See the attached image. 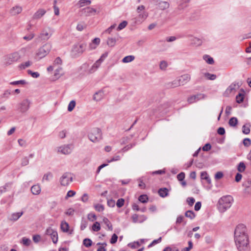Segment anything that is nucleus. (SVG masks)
Returning <instances> with one entry per match:
<instances>
[{
    "label": "nucleus",
    "instance_id": "obj_1",
    "mask_svg": "<svg viewBox=\"0 0 251 251\" xmlns=\"http://www.w3.org/2000/svg\"><path fill=\"white\" fill-rule=\"evenodd\" d=\"M234 241L239 247H247L249 244L246 227L242 224L237 225L234 230Z\"/></svg>",
    "mask_w": 251,
    "mask_h": 251
},
{
    "label": "nucleus",
    "instance_id": "obj_2",
    "mask_svg": "<svg viewBox=\"0 0 251 251\" xmlns=\"http://www.w3.org/2000/svg\"><path fill=\"white\" fill-rule=\"evenodd\" d=\"M233 202V198L230 195L221 197L218 201V209L221 213H224L229 208Z\"/></svg>",
    "mask_w": 251,
    "mask_h": 251
},
{
    "label": "nucleus",
    "instance_id": "obj_3",
    "mask_svg": "<svg viewBox=\"0 0 251 251\" xmlns=\"http://www.w3.org/2000/svg\"><path fill=\"white\" fill-rule=\"evenodd\" d=\"M145 7L143 5H139L136 9L137 15L133 18L132 20L134 24L140 25L144 22L148 17V12L145 10Z\"/></svg>",
    "mask_w": 251,
    "mask_h": 251
},
{
    "label": "nucleus",
    "instance_id": "obj_4",
    "mask_svg": "<svg viewBox=\"0 0 251 251\" xmlns=\"http://www.w3.org/2000/svg\"><path fill=\"white\" fill-rule=\"evenodd\" d=\"M21 58L20 51H15L5 55L4 57L3 62L5 65H10L17 62Z\"/></svg>",
    "mask_w": 251,
    "mask_h": 251
},
{
    "label": "nucleus",
    "instance_id": "obj_5",
    "mask_svg": "<svg viewBox=\"0 0 251 251\" xmlns=\"http://www.w3.org/2000/svg\"><path fill=\"white\" fill-rule=\"evenodd\" d=\"M51 45L49 43H46L40 47L37 51L36 57L38 59H42L46 56L50 52L51 49Z\"/></svg>",
    "mask_w": 251,
    "mask_h": 251
},
{
    "label": "nucleus",
    "instance_id": "obj_6",
    "mask_svg": "<svg viewBox=\"0 0 251 251\" xmlns=\"http://www.w3.org/2000/svg\"><path fill=\"white\" fill-rule=\"evenodd\" d=\"M86 47L85 43H77L74 45L71 50L72 55L75 57L79 56L84 51Z\"/></svg>",
    "mask_w": 251,
    "mask_h": 251
},
{
    "label": "nucleus",
    "instance_id": "obj_7",
    "mask_svg": "<svg viewBox=\"0 0 251 251\" xmlns=\"http://www.w3.org/2000/svg\"><path fill=\"white\" fill-rule=\"evenodd\" d=\"M88 138L93 142H97L102 139L101 130L99 128L92 129L88 134Z\"/></svg>",
    "mask_w": 251,
    "mask_h": 251
},
{
    "label": "nucleus",
    "instance_id": "obj_8",
    "mask_svg": "<svg viewBox=\"0 0 251 251\" xmlns=\"http://www.w3.org/2000/svg\"><path fill=\"white\" fill-rule=\"evenodd\" d=\"M73 180V175L69 172L64 173L59 178V182L61 186H67L69 185Z\"/></svg>",
    "mask_w": 251,
    "mask_h": 251
},
{
    "label": "nucleus",
    "instance_id": "obj_9",
    "mask_svg": "<svg viewBox=\"0 0 251 251\" xmlns=\"http://www.w3.org/2000/svg\"><path fill=\"white\" fill-rule=\"evenodd\" d=\"M241 85V83L239 82H234L232 83L226 90L224 92L225 97H228L231 94L234 93L238 90Z\"/></svg>",
    "mask_w": 251,
    "mask_h": 251
},
{
    "label": "nucleus",
    "instance_id": "obj_10",
    "mask_svg": "<svg viewBox=\"0 0 251 251\" xmlns=\"http://www.w3.org/2000/svg\"><path fill=\"white\" fill-rule=\"evenodd\" d=\"M45 234L50 236L54 244L58 242V233L57 231L51 227H48L45 231Z\"/></svg>",
    "mask_w": 251,
    "mask_h": 251
},
{
    "label": "nucleus",
    "instance_id": "obj_11",
    "mask_svg": "<svg viewBox=\"0 0 251 251\" xmlns=\"http://www.w3.org/2000/svg\"><path fill=\"white\" fill-rule=\"evenodd\" d=\"M53 33L52 30L49 27L44 29L41 32L39 37L43 40L47 41L50 39Z\"/></svg>",
    "mask_w": 251,
    "mask_h": 251
},
{
    "label": "nucleus",
    "instance_id": "obj_12",
    "mask_svg": "<svg viewBox=\"0 0 251 251\" xmlns=\"http://www.w3.org/2000/svg\"><path fill=\"white\" fill-rule=\"evenodd\" d=\"M29 105L30 101L27 99L24 100L19 103L18 109L20 112L25 113L28 110Z\"/></svg>",
    "mask_w": 251,
    "mask_h": 251
},
{
    "label": "nucleus",
    "instance_id": "obj_13",
    "mask_svg": "<svg viewBox=\"0 0 251 251\" xmlns=\"http://www.w3.org/2000/svg\"><path fill=\"white\" fill-rule=\"evenodd\" d=\"M151 2L154 4L158 5L159 8L161 10L167 9L170 7V4L167 1H160L159 0H152Z\"/></svg>",
    "mask_w": 251,
    "mask_h": 251
},
{
    "label": "nucleus",
    "instance_id": "obj_14",
    "mask_svg": "<svg viewBox=\"0 0 251 251\" xmlns=\"http://www.w3.org/2000/svg\"><path fill=\"white\" fill-rule=\"evenodd\" d=\"M73 149L72 145H64L58 148V151L64 154H70Z\"/></svg>",
    "mask_w": 251,
    "mask_h": 251
},
{
    "label": "nucleus",
    "instance_id": "obj_15",
    "mask_svg": "<svg viewBox=\"0 0 251 251\" xmlns=\"http://www.w3.org/2000/svg\"><path fill=\"white\" fill-rule=\"evenodd\" d=\"M205 98V95L203 94H198L189 97L187 99V101L189 103H193L203 99Z\"/></svg>",
    "mask_w": 251,
    "mask_h": 251
},
{
    "label": "nucleus",
    "instance_id": "obj_16",
    "mask_svg": "<svg viewBox=\"0 0 251 251\" xmlns=\"http://www.w3.org/2000/svg\"><path fill=\"white\" fill-rule=\"evenodd\" d=\"M46 13V10L43 8L39 9L33 15L32 18L34 20L40 19Z\"/></svg>",
    "mask_w": 251,
    "mask_h": 251
},
{
    "label": "nucleus",
    "instance_id": "obj_17",
    "mask_svg": "<svg viewBox=\"0 0 251 251\" xmlns=\"http://www.w3.org/2000/svg\"><path fill=\"white\" fill-rule=\"evenodd\" d=\"M96 10L90 7H87L82 9V13L86 16H89L96 13Z\"/></svg>",
    "mask_w": 251,
    "mask_h": 251
},
{
    "label": "nucleus",
    "instance_id": "obj_18",
    "mask_svg": "<svg viewBox=\"0 0 251 251\" xmlns=\"http://www.w3.org/2000/svg\"><path fill=\"white\" fill-rule=\"evenodd\" d=\"M23 211L19 212L13 213L8 218V220L10 221H17L23 214Z\"/></svg>",
    "mask_w": 251,
    "mask_h": 251
},
{
    "label": "nucleus",
    "instance_id": "obj_19",
    "mask_svg": "<svg viewBox=\"0 0 251 251\" xmlns=\"http://www.w3.org/2000/svg\"><path fill=\"white\" fill-rule=\"evenodd\" d=\"M104 97V92L102 90L99 91L95 93L93 96V100L98 101L101 100Z\"/></svg>",
    "mask_w": 251,
    "mask_h": 251
},
{
    "label": "nucleus",
    "instance_id": "obj_20",
    "mask_svg": "<svg viewBox=\"0 0 251 251\" xmlns=\"http://www.w3.org/2000/svg\"><path fill=\"white\" fill-rule=\"evenodd\" d=\"M179 81L180 82V83L182 84V85H184L187 82L189 81V80L191 79L190 75L188 74H185L182 75H181L179 78Z\"/></svg>",
    "mask_w": 251,
    "mask_h": 251
},
{
    "label": "nucleus",
    "instance_id": "obj_21",
    "mask_svg": "<svg viewBox=\"0 0 251 251\" xmlns=\"http://www.w3.org/2000/svg\"><path fill=\"white\" fill-rule=\"evenodd\" d=\"M103 61V59L100 58L98 59L92 66L91 69L89 70V73H92L94 72L100 65Z\"/></svg>",
    "mask_w": 251,
    "mask_h": 251
},
{
    "label": "nucleus",
    "instance_id": "obj_22",
    "mask_svg": "<svg viewBox=\"0 0 251 251\" xmlns=\"http://www.w3.org/2000/svg\"><path fill=\"white\" fill-rule=\"evenodd\" d=\"M31 193L35 195H39L41 193V187L39 184L34 185L31 187Z\"/></svg>",
    "mask_w": 251,
    "mask_h": 251
},
{
    "label": "nucleus",
    "instance_id": "obj_23",
    "mask_svg": "<svg viewBox=\"0 0 251 251\" xmlns=\"http://www.w3.org/2000/svg\"><path fill=\"white\" fill-rule=\"evenodd\" d=\"M22 11V7L20 6H15L12 7L10 10V13L12 15H16L20 14Z\"/></svg>",
    "mask_w": 251,
    "mask_h": 251
},
{
    "label": "nucleus",
    "instance_id": "obj_24",
    "mask_svg": "<svg viewBox=\"0 0 251 251\" xmlns=\"http://www.w3.org/2000/svg\"><path fill=\"white\" fill-rule=\"evenodd\" d=\"M61 230L64 232H68L69 231V225L66 221H62L60 225Z\"/></svg>",
    "mask_w": 251,
    "mask_h": 251
},
{
    "label": "nucleus",
    "instance_id": "obj_25",
    "mask_svg": "<svg viewBox=\"0 0 251 251\" xmlns=\"http://www.w3.org/2000/svg\"><path fill=\"white\" fill-rule=\"evenodd\" d=\"M201 177L202 179H205L208 184L211 182V179L206 172H202L201 173Z\"/></svg>",
    "mask_w": 251,
    "mask_h": 251
},
{
    "label": "nucleus",
    "instance_id": "obj_26",
    "mask_svg": "<svg viewBox=\"0 0 251 251\" xmlns=\"http://www.w3.org/2000/svg\"><path fill=\"white\" fill-rule=\"evenodd\" d=\"M191 41H192V44H193L194 45L197 46L201 45V44L203 43L202 39L197 38V37H194L191 40Z\"/></svg>",
    "mask_w": 251,
    "mask_h": 251
},
{
    "label": "nucleus",
    "instance_id": "obj_27",
    "mask_svg": "<svg viewBox=\"0 0 251 251\" xmlns=\"http://www.w3.org/2000/svg\"><path fill=\"white\" fill-rule=\"evenodd\" d=\"M159 196L162 198L166 197L168 194V190L166 188H160L158 190Z\"/></svg>",
    "mask_w": 251,
    "mask_h": 251
},
{
    "label": "nucleus",
    "instance_id": "obj_28",
    "mask_svg": "<svg viewBox=\"0 0 251 251\" xmlns=\"http://www.w3.org/2000/svg\"><path fill=\"white\" fill-rule=\"evenodd\" d=\"M134 59L135 56L133 55L126 56L122 59V62L124 63H129L133 61Z\"/></svg>",
    "mask_w": 251,
    "mask_h": 251
},
{
    "label": "nucleus",
    "instance_id": "obj_29",
    "mask_svg": "<svg viewBox=\"0 0 251 251\" xmlns=\"http://www.w3.org/2000/svg\"><path fill=\"white\" fill-rule=\"evenodd\" d=\"M242 92L243 93H239L238 95L236 97V101L238 103H241L244 100V90L242 89Z\"/></svg>",
    "mask_w": 251,
    "mask_h": 251
},
{
    "label": "nucleus",
    "instance_id": "obj_30",
    "mask_svg": "<svg viewBox=\"0 0 251 251\" xmlns=\"http://www.w3.org/2000/svg\"><path fill=\"white\" fill-rule=\"evenodd\" d=\"M11 185V182H7L5 183L3 186L0 187V196L3 193L7 191V188L10 187Z\"/></svg>",
    "mask_w": 251,
    "mask_h": 251
},
{
    "label": "nucleus",
    "instance_id": "obj_31",
    "mask_svg": "<svg viewBox=\"0 0 251 251\" xmlns=\"http://www.w3.org/2000/svg\"><path fill=\"white\" fill-rule=\"evenodd\" d=\"M203 60L208 64H213L214 63V60L212 57L208 55H204L203 56Z\"/></svg>",
    "mask_w": 251,
    "mask_h": 251
},
{
    "label": "nucleus",
    "instance_id": "obj_32",
    "mask_svg": "<svg viewBox=\"0 0 251 251\" xmlns=\"http://www.w3.org/2000/svg\"><path fill=\"white\" fill-rule=\"evenodd\" d=\"M250 124L244 125L242 127V132L245 134H248L250 132Z\"/></svg>",
    "mask_w": 251,
    "mask_h": 251
},
{
    "label": "nucleus",
    "instance_id": "obj_33",
    "mask_svg": "<svg viewBox=\"0 0 251 251\" xmlns=\"http://www.w3.org/2000/svg\"><path fill=\"white\" fill-rule=\"evenodd\" d=\"M53 177V175L51 172H48L47 173L45 174L43 177L42 180H46L47 181H50L51 179H52Z\"/></svg>",
    "mask_w": 251,
    "mask_h": 251
},
{
    "label": "nucleus",
    "instance_id": "obj_34",
    "mask_svg": "<svg viewBox=\"0 0 251 251\" xmlns=\"http://www.w3.org/2000/svg\"><path fill=\"white\" fill-rule=\"evenodd\" d=\"M185 216L186 217L189 218L190 219L192 220V219H194V218L196 216V215H195V213L193 211H192V210H188V211L185 212Z\"/></svg>",
    "mask_w": 251,
    "mask_h": 251
},
{
    "label": "nucleus",
    "instance_id": "obj_35",
    "mask_svg": "<svg viewBox=\"0 0 251 251\" xmlns=\"http://www.w3.org/2000/svg\"><path fill=\"white\" fill-rule=\"evenodd\" d=\"M204 76L208 80H214L216 79L217 76L216 75L211 74L209 73H205L204 74Z\"/></svg>",
    "mask_w": 251,
    "mask_h": 251
},
{
    "label": "nucleus",
    "instance_id": "obj_36",
    "mask_svg": "<svg viewBox=\"0 0 251 251\" xmlns=\"http://www.w3.org/2000/svg\"><path fill=\"white\" fill-rule=\"evenodd\" d=\"M238 123V120L235 117L231 118L228 122V124L231 126H235Z\"/></svg>",
    "mask_w": 251,
    "mask_h": 251
},
{
    "label": "nucleus",
    "instance_id": "obj_37",
    "mask_svg": "<svg viewBox=\"0 0 251 251\" xmlns=\"http://www.w3.org/2000/svg\"><path fill=\"white\" fill-rule=\"evenodd\" d=\"M32 64V62L30 61H27L25 63L21 64L19 67L20 69H25L26 68L29 67Z\"/></svg>",
    "mask_w": 251,
    "mask_h": 251
},
{
    "label": "nucleus",
    "instance_id": "obj_38",
    "mask_svg": "<svg viewBox=\"0 0 251 251\" xmlns=\"http://www.w3.org/2000/svg\"><path fill=\"white\" fill-rule=\"evenodd\" d=\"M245 169L246 165L245 163L243 162H240L237 166L238 171L240 173H242L245 170Z\"/></svg>",
    "mask_w": 251,
    "mask_h": 251
},
{
    "label": "nucleus",
    "instance_id": "obj_39",
    "mask_svg": "<svg viewBox=\"0 0 251 251\" xmlns=\"http://www.w3.org/2000/svg\"><path fill=\"white\" fill-rule=\"evenodd\" d=\"M116 40L114 38H108L107 44L109 47H114L116 44Z\"/></svg>",
    "mask_w": 251,
    "mask_h": 251
},
{
    "label": "nucleus",
    "instance_id": "obj_40",
    "mask_svg": "<svg viewBox=\"0 0 251 251\" xmlns=\"http://www.w3.org/2000/svg\"><path fill=\"white\" fill-rule=\"evenodd\" d=\"M91 1L90 0H80L78 2L79 7H82L84 5H89L91 4Z\"/></svg>",
    "mask_w": 251,
    "mask_h": 251
},
{
    "label": "nucleus",
    "instance_id": "obj_41",
    "mask_svg": "<svg viewBox=\"0 0 251 251\" xmlns=\"http://www.w3.org/2000/svg\"><path fill=\"white\" fill-rule=\"evenodd\" d=\"M83 245L87 248H89L91 246L92 244V241L89 238H85L83 241Z\"/></svg>",
    "mask_w": 251,
    "mask_h": 251
},
{
    "label": "nucleus",
    "instance_id": "obj_42",
    "mask_svg": "<svg viewBox=\"0 0 251 251\" xmlns=\"http://www.w3.org/2000/svg\"><path fill=\"white\" fill-rule=\"evenodd\" d=\"M95 210L98 212H102L104 210V207L102 204H96L94 205Z\"/></svg>",
    "mask_w": 251,
    "mask_h": 251
},
{
    "label": "nucleus",
    "instance_id": "obj_43",
    "mask_svg": "<svg viewBox=\"0 0 251 251\" xmlns=\"http://www.w3.org/2000/svg\"><path fill=\"white\" fill-rule=\"evenodd\" d=\"M139 201L142 203H146L148 200V197L146 195H142L138 198Z\"/></svg>",
    "mask_w": 251,
    "mask_h": 251
},
{
    "label": "nucleus",
    "instance_id": "obj_44",
    "mask_svg": "<svg viewBox=\"0 0 251 251\" xmlns=\"http://www.w3.org/2000/svg\"><path fill=\"white\" fill-rule=\"evenodd\" d=\"M92 229L94 231H99L100 229V226L99 222H96L92 226Z\"/></svg>",
    "mask_w": 251,
    "mask_h": 251
},
{
    "label": "nucleus",
    "instance_id": "obj_45",
    "mask_svg": "<svg viewBox=\"0 0 251 251\" xmlns=\"http://www.w3.org/2000/svg\"><path fill=\"white\" fill-rule=\"evenodd\" d=\"M128 246L132 249H135L140 246V243L139 241L130 243L128 244Z\"/></svg>",
    "mask_w": 251,
    "mask_h": 251
},
{
    "label": "nucleus",
    "instance_id": "obj_46",
    "mask_svg": "<svg viewBox=\"0 0 251 251\" xmlns=\"http://www.w3.org/2000/svg\"><path fill=\"white\" fill-rule=\"evenodd\" d=\"M75 101L73 100L71 101L68 106V110L69 112L72 111L75 108Z\"/></svg>",
    "mask_w": 251,
    "mask_h": 251
},
{
    "label": "nucleus",
    "instance_id": "obj_47",
    "mask_svg": "<svg viewBox=\"0 0 251 251\" xmlns=\"http://www.w3.org/2000/svg\"><path fill=\"white\" fill-rule=\"evenodd\" d=\"M22 243L23 245L26 246H28L31 243V240L29 238L26 237H23L22 240Z\"/></svg>",
    "mask_w": 251,
    "mask_h": 251
},
{
    "label": "nucleus",
    "instance_id": "obj_48",
    "mask_svg": "<svg viewBox=\"0 0 251 251\" xmlns=\"http://www.w3.org/2000/svg\"><path fill=\"white\" fill-rule=\"evenodd\" d=\"M135 146V144H130L129 145H128L126 146H125L124 148H123L119 152H126Z\"/></svg>",
    "mask_w": 251,
    "mask_h": 251
},
{
    "label": "nucleus",
    "instance_id": "obj_49",
    "mask_svg": "<svg viewBox=\"0 0 251 251\" xmlns=\"http://www.w3.org/2000/svg\"><path fill=\"white\" fill-rule=\"evenodd\" d=\"M127 25V22L126 21H124L122 22L121 23H120L118 27H117V30H121L123 29H124L125 27H126V26Z\"/></svg>",
    "mask_w": 251,
    "mask_h": 251
},
{
    "label": "nucleus",
    "instance_id": "obj_50",
    "mask_svg": "<svg viewBox=\"0 0 251 251\" xmlns=\"http://www.w3.org/2000/svg\"><path fill=\"white\" fill-rule=\"evenodd\" d=\"M168 66V63L166 61H161L159 64V67L161 70H164Z\"/></svg>",
    "mask_w": 251,
    "mask_h": 251
},
{
    "label": "nucleus",
    "instance_id": "obj_51",
    "mask_svg": "<svg viewBox=\"0 0 251 251\" xmlns=\"http://www.w3.org/2000/svg\"><path fill=\"white\" fill-rule=\"evenodd\" d=\"M125 203V200L123 198H121L118 200L117 201L116 205L119 208L122 207L124 206Z\"/></svg>",
    "mask_w": 251,
    "mask_h": 251
},
{
    "label": "nucleus",
    "instance_id": "obj_52",
    "mask_svg": "<svg viewBox=\"0 0 251 251\" xmlns=\"http://www.w3.org/2000/svg\"><path fill=\"white\" fill-rule=\"evenodd\" d=\"M103 223L107 226L108 228L110 230L112 229V226L109 221V220L107 218H104L103 219Z\"/></svg>",
    "mask_w": 251,
    "mask_h": 251
},
{
    "label": "nucleus",
    "instance_id": "obj_53",
    "mask_svg": "<svg viewBox=\"0 0 251 251\" xmlns=\"http://www.w3.org/2000/svg\"><path fill=\"white\" fill-rule=\"evenodd\" d=\"M26 81L25 80H20L18 81H12L10 83L11 85H16L19 84H25Z\"/></svg>",
    "mask_w": 251,
    "mask_h": 251
},
{
    "label": "nucleus",
    "instance_id": "obj_54",
    "mask_svg": "<svg viewBox=\"0 0 251 251\" xmlns=\"http://www.w3.org/2000/svg\"><path fill=\"white\" fill-rule=\"evenodd\" d=\"M193 248V243L191 241L188 242V247L183 248L181 251H190Z\"/></svg>",
    "mask_w": 251,
    "mask_h": 251
},
{
    "label": "nucleus",
    "instance_id": "obj_55",
    "mask_svg": "<svg viewBox=\"0 0 251 251\" xmlns=\"http://www.w3.org/2000/svg\"><path fill=\"white\" fill-rule=\"evenodd\" d=\"M29 164V159L27 157H24L21 161V165L23 166H25Z\"/></svg>",
    "mask_w": 251,
    "mask_h": 251
},
{
    "label": "nucleus",
    "instance_id": "obj_56",
    "mask_svg": "<svg viewBox=\"0 0 251 251\" xmlns=\"http://www.w3.org/2000/svg\"><path fill=\"white\" fill-rule=\"evenodd\" d=\"M28 74L30 75L34 78H37L39 76L40 74L38 72H32L31 70L27 71Z\"/></svg>",
    "mask_w": 251,
    "mask_h": 251
},
{
    "label": "nucleus",
    "instance_id": "obj_57",
    "mask_svg": "<svg viewBox=\"0 0 251 251\" xmlns=\"http://www.w3.org/2000/svg\"><path fill=\"white\" fill-rule=\"evenodd\" d=\"M88 219L91 221H94L96 220L97 217L94 213H91L88 214Z\"/></svg>",
    "mask_w": 251,
    "mask_h": 251
},
{
    "label": "nucleus",
    "instance_id": "obj_58",
    "mask_svg": "<svg viewBox=\"0 0 251 251\" xmlns=\"http://www.w3.org/2000/svg\"><path fill=\"white\" fill-rule=\"evenodd\" d=\"M244 145L246 147H249L251 144V140L249 138H245L243 141Z\"/></svg>",
    "mask_w": 251,
    "mask_h": 251
},
{
    "label": "nucleus",
    "instance_id": "obj_59",
    "mask_svg": "<svg viewBox=\"0 0 251 251\" xmlns=\"http://www.w3.org/2000/svg\"><path fill=\"white\" fill-rule=\"evenodd\" d=\"M184 178L185 173L183 172H181L177 175V178L180 181H183Z\"/></svg>",
    "mask_w": 251,
    "mask_h": 251
},
{
    "label": "nucleus",
    "instance_id": "obj_60",
    "mask_svg": "<svg viewBox=\"0 0 251 251\" xmlns=\"http://www.w3.org/2000/svg\"><path fill=\"white\" fill-rule=\"evenodd\" d=\"M118 236L116 234H113L111 237L110 239V243L111 244H115L117 241Z\"/></svg>",
    "mask_w": 251,
    "mask_h": 251
},
{
    "label": "nucleus",
    "instance_id": "obj_61",
    "mask_svg": "<svg viewBox=\"0 0 251 251\" xmlns=\"http://www.w3.org/2000/svg\"><path fill=\"white\" fill-rule=\"evenodd\" d=\"M75 194V192L73 190H70L67 192L65 197V199H68L70 197H73Z\"/></svg>",
    "mask_w": 251,
    "mask_h": 251
},
{
    "label": "nucleus",
    "instance_id": "obj_62",
    "mask_svg": "<svg viewBox=\"0 0 251 251\" xmlns=\"http://www.w3.org/2000/svg\"><path fill=\"white\" fill-rule=\"evenodd\" d=\"M182 85V84L180 83V82L179 81V79L175 80L172 84V86L173 87H176L178 86Z\"/></svg>",
    "mask_w": 251,
    "mask_h": 251
},
{
    "label": "nucleus",
    "instance_id": "obj_63",
    "mask_svg": "<svg viewBox=\"0 0 251 251\" xmlns=\"http://www.w3.org/2000/svg\"><path fill=\"white\" fill-rule=\"evenodd\" d=\"M224 176L223 173L222 172H218L215 175V179L218 180L222 178Z\"/></svg>",
    "mask_w": 251,
    "mask_h": 251
},
{
    "label": "nucleus",
    "instance_id": "obj_64",
    "mask_svg": "<svg viewBox=\"0 0 251 251\" xmlns=\"http://www.w3.org/2000/svg\"><path fill=\"white\" fill-rule=\"evenodd\" d=\"M67 131L66 130H63L60 131L58 133V136L61 139H63L66 137Z\"/></svg>",
    "mask_w": 251,
    "mask_h": 251
}]
</instances>
